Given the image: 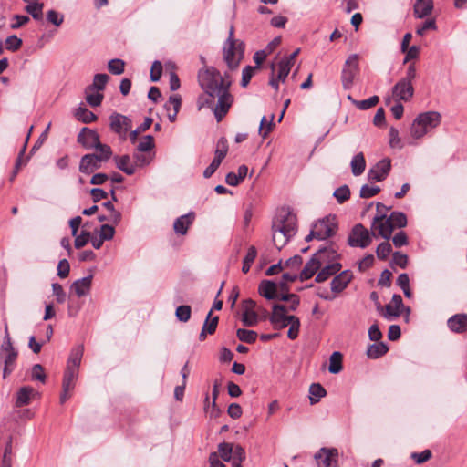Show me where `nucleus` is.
<instances>
[{
  "instance_id": "1",
  "label": "nucleus",
  "mask_w": 467,
  "mask_h": 467,
  "mask_svg": "<svg viewBox=\"0 0 467 467\" xmlns=\"http://www.w3.org/2000/svg\"><path fill=\"white\" fill-rule=\"evenodd\" d=\"M198 81L205 93L199 98V109L205 106L211 108L216 120L221 121L234 102L229 91L232 83L230 76L228 73L222 76L215 67H205L199 71Z\"/></svg>"
},
{
  "instance_id": "2",
  "label": "nucleus",
  "mask_w": 467,
  "mask_h": 467,
  "mask_svg": "<svg viewBox=\"0 0 467 467\" xmlns=\"http://www.w3.org/2000/svg\"><path fill=\"white\" fill-rule=\"evenodd\" d=\"M297 231L296 216L288 207L279 209L273 220L272 232L274 245L281 250Z\"/></svg>"
},
{
  "instance_id": "3",
  "label": "nucleus",
  "mask_w": 467,
  "mask_h": 467,
  "mask_svg": "<svg viewBox=\"0 0 467 467\" xmlns=\"http://www.w3.org/2000/svg\"><path fill=\"white\" fill-rule=\"evenodd\" d=\"M244 43L234 38V26H231L229 36L223 43V57L229 70L238 68L240 62L244 58Z\"/></svg>"
},
{
  "instance_id": "4",
  "label": "nucleus",
  "mask_w": 467,
  "mask_h": 467,
  "mask_svg": "<svg viewBox=\"0 0 467 467\" xmlns=\"http://www.w3.org/2000/svg\"><path fill=\"white\" fill-rule=\"evenodd\" d=\"M441 116L436 111H427L419 114L410 127V136L414 140L423 138L428 132L441 124Z\"/></svg>"
},
{
  "instance_id": "5",
  "label": "nucleus",
  "mask_w": 467,
  "mask_h": 467,
  "mask_svg": "<svg viewBox=\"0 0 467 467\" xmlns=\"http://www.w3.org/2000/svg\"><path fill=\"white\" fill-rule=\"evenodd\" d=\"M280 299L285 304H275L272 306V316L269 321H299L290 311H294L299 305V297L295 294L282 295Z\"/></svg>"
},
{
  "instance_id": "6",
  "label": "nucleus",
  "mask_w": 467,
  "mask_h": 467,
  "mask_svg": "<svg viewBox=\"0 0 467 467\" xmlns=\"http://www.w3.org/2000/svg\"><path fill=\"white\" fill-rule=\"evenodd\" d=\"M337 231V217L329 214L312 224L310 233L306 236L305 240L306 242H310L313 239L326 240L335 235Z\"/></svg>"
},
{
  "instance_id": "7",
  "label": "nucleus",
  "mask_w": 467,
  "mask_h": 467,
  "mask_svg": "<svg viewBox=\"0 0 467 467\" xmlns=\"http://www.w3.org/2000/svg\"><path fill=\"white\" fill-rule=\"evenodd\" d=\"M331 258H337V254L332 247H323L312 256V258L306 264L302 271L300 272L299 277L302 281L308 280L311 278L316 272L322 267V265Z\"/></svg>"
},
{
  "instance_id": "8",
  "label": "nucleus",
  "mask_w": 467,
  "mask_h": 467,
  "mask_svg": "<svg viewBox=\"0 0 467 467\" xmlns=\"http://www.w3.org/2000/svg\"><path fill=\"white\" fill-rule=\"evenodd\" d=\"M219 460L231 462L232 465L238 466L245 460V451L240 445H234L230 442H221L218 444Z\"/></svg>"
},
{
  "instance_id": "9",
  "label": "nucleus",
  "mask_w": 467,
  "mask_h": 467,
  "mask_svg": "<svg viewBox=\"0 0 467 467\" xmlns=\"http://www.w3.org/2000/svg\"><path fill=\"white\" fill-rule=\"evenodd\" d=\"M242 319L241 321H266L269 317V313L261 308L252 299H245L242 303L241 307Z\"/></svg>"
},
{
  "instance_id": "10",
  "label": "nucleus",
  "mask_w": 467,
  "mask_h": 467,
  "mask_svg": "<svg viewBox=\"0 0 467 467\" xmlns=\"http://www.w3.org/2000/svg\"><path fill=\"white\" fill-rule=\"evenodd\" d=\"M372 236H374L372 233H369L363 224L358 223L352 228L348 237V244L351 247L366 248L371 244Z\"/></svg>"
},
{
  "instance_id": "11",
  "label": "nucleus",
  "mask_w": 467,
  "mask_h": 467,
  "mask_svg": "<svg viewBox=\"0 0 467 467\" xmlns=\"http://www.w3.org/2000/svg\"><path fill=\"white\" fill-rule=\"evenodd\" d=\"M358 56L352 54L346 60L342 69L341 79L345 89H349L352 87L354 78L358 73Z\"/></svg>"
},
{
  "instance_id": "12",
  "label": "nucleus",
  "mask_w": 467,
  "mask_h": 467,
  "mask_svg": "<svg viewBox=\"0 0 467 467\" xmlns=\"http://www.w3.org/2000/svg\"><path fill=\"white\" fill-rule=\"evenodd\" d=\"M109 126L111 130L117 133L121 140H125L128 131L132 127V121L127 116L113 113L109 117Z\"/></svg>"
},
{
  "instance_id": "13",
  "label": "nucleus",
  "mask_w": 467,
  "mask_h": 467,
  "mask_svg": "<svg viewBox=\"0 0 467 467\" xmlns=\"http://www.w3.org/2000/svg\"><path fill=\"white\" fill-rule=\"evenodd\" d=\"M392 223L386 214L376 215L372 223V234H378L385 240H389L393 233Z\"/></svg>"
},
{
  "instance_id": "14",
  "label": "nucleus",
  "mask_w": 467,
  "mask_h": 467,
  "mask_svg": "<svg viewBox=\"0 0 467 467\" xmlns=\"http://www.w3.org/2000/svg\"><path fill=\"white\" fill-rule=\"evenodd\" d=\"M391 170V161L385 158L378 161L368 171V179L369 182H382L387 178Z\"/></svg>"
},
{
  "instance_id": "15",
  "label": "nucleus",
  "mask_w": 467,
  "mask_h": 467,
  "mask_svg": "<svg viewBox=\"0 0 467 467\" xmlns=\"http://www.w3.org/2000/svg\"><path fill=\"white\" fill-rule=\"evenodd\" d=\"M338 451L335 448H322L316 453L318 467H337Z\"/></svg>"
},
{
  "instance_id": "16",
  "label": "nucleus",
  "mask_w": 467,
  "mask_h": 467,
  "mask_svg": "<svg viewBox=\"0 0 467 467\" xmlns=\"http://www.w3.org/2000/svg\"><path fill=\"white\" fill-rule=\"evenodd\" d=\"M78 377V371L70 368H66L62 382V393L60 395L61 403H65L70 398V392L75 388Z\"/></svg>"
},
{
  "instance_id": "17",
  "label": "nucleus",
  "mask_w": 467,
  "mask_h": 467,
  "mask_svg": "<svg viewBox=\"0 0 467 467\" xmlns=\"http://www.w3.org/2000/svg\"><path fill=\"white\" fill-rule=\"evenodd\" d=\"M78 142L86 150H94L100 146L99 136L97 131L84 127L78 135Z\"/></svg>"
},
{
  "instance_id": "18",
  "label": "nucleus",
  "mask_w": 467,
  "mask_h": 467,
  "mask_svg": "<svg viewBox=\"0 0 467 467\" xmlns=\"http://www.w3.org/2000/svg\"><path fill=\"white\" fill-rule=\"evenodd\" d=\"M391 94L397 101H409L414 94L412 83L399 80L392 88Z\"/></svg>"
},
{
  "instance_id": "19",
  "label": "nucleus",
  "mask_w": 467,
  "mask_h": 467,
  "mask_svg": "<svg viewBox=\"0 0 467 467\" xmlns=\"http://www.w3.org/2000/svg\"><path fill=\"white\" fill-rule=\"evenodd\" d=\"M102 167V162L96 153L84 155L79 161V171L84 174H91Z\"/></svg>"
},
{
  "instance_id": "20",
  "label": "nucleus",
  "mask_w": 467,
  "mask_h": 467,
  "mask_svg": "<svg viewBox=\"0 0 467 467\" xmlns=\"http://www.w3.org/2000/svg\"><path fill=\"white\" fill-rule=\"evenodd\" d=\"M325 258L327 259L326 256ZM335 258H329L328 261L322 265L320 271L316 275V282L322 283L327 280L330 276L336 275L341 269V264L337 262H333Z\"/></svg>"
},
{
  "instance_id": "21",
  "label": "nucleus",
  "mask_w": 467,
  "mask_h": 467,
  "mask_svg": "<svg viewBox=\"0 0 467 467\" xmlns=\"http://www.w3.org/2000/svg\"><path fill=\"white\" fill-rule=\"evenodd\" d=\"M92 279L93 275H89L74 281L70 286L71 292H73L78 297L86 296L90 292Z\"/></svg>"
},
{
  "instance_id": "22",
  "label": "nucleus",
  "mask_w": 467,
  "mask_h": 467,
  "mask_svg": "<svg viewBox=\"0 0 467 467\" xmlns=\"http://www.w3.org/2000/svg\"><path fill=\"white\" fill-rule=\"evenodd\" d=\"M433 9V0H415L413 4V14L418 19L428 17L431 15Z\"/></svg>"
},
{
  "instance_id": "23",
  "label": "nucleus",
  "mask_w": 467,
  "mask_h": 467,
  "mask_svg": "<svg viewBox=\"0 0 467 467\" xmlns=\"http://www.w3.org/2000/svg\"><path fill=\"white\" fill-rule=\"evenodd\" d=\"M195 214L191 212L178 217L173 223V230L177 234L185 235L189 227L192 224Z\"/></svg>"
},
{
  "instance_id": "24",
  "label": "nucleus",
  "mask_w": 467,
  "mask_h": 467,
  "mask_svg": "<svg viewBox=\"0 0 467 467\" xmlns=\"http://www.w3.org/2000/svg\"><path fill=\"white\" fill-rule=\"evenodd\" d=\"M352 277V273L349 270H345L336 275L330 284L332 292L339 293L343 291L351 281Z\"/></svg>"
},
{
  "instance_id": "25",
  "label": "nucleus",
  "mask_w": 467,
  "mask_h": 467,
  "mask_svg": "<svg viewBox=\"0 0 467 467\" xmlns=\"http://www.w3.org/2000/svg\"><path fill=\"white\" fill-rule=\"evenodd\" d=\"M403 308L402 298L400 295H394L389 304L386 306L384 317H397L400 315Z\"/></svg>"
},
{
  "instance_id": "26",
  "label": "nucleus",
  "mask_w": 467,
  "mask_h": 467,
  "mask_svg": "<svg viewBox=\"0 0 467 467\" xmlns=\"http://www.w3.org/2000/svg\"><path fill=\"white\" fill-rule=\"evenodd\" d=\"M258 292L266 299L277 298V284L271 280H263L259 284Z\"/></svg>"
},
{
  "instance_id": "27",
  "label": "nucleus",
  "mask_w": 467,
  "mask_h": 467,
  "mask_svg": "<svg viewBox=\"0 0 467 467\" xmlns=\"http://www.w3.org/2000/svg\"><path fill=\"white\" fill-rule=\"evenodd\" d=\"M84 352L83 345L75 347L70 353L67 360V368H70L76 371H79V366L81 363L82 356Z\"/></svg>"
},
{
  "instance_id": "28",
  "label": "nucleus",
  "mask_w": 467,
  "mask_h": 467,
  "mask_svg": "<svg viewBox=\"0 0 467 467\" xmlns=\"http://www.w3.org/2000/svg\"><path fill=\"white\" fill-rule=\"evenodd\" d=\"M114 159L119 170L122 171L127 175H132L135 173V165L131 162L129 155L116 156Z\"/></svg>"
},
{
  "instance_id": "29",
  "label": "nucleus",
  "mask_w": 467,
  "mask_h": 467,
  "mask_svg": "<svg viewBox=\"0 0 467 467\" xmlns=\"http://www.w3.org/2000/svg\"><path fill=\"white\" fill-rule=\"evenodd\" d=\"M248 172V167L246 165H241L238 168L237 173L229 172L225 177V182L230 186H237L246 176Z\"/></svg>"
},
{
  "instance_id": "30",
  "label": "nucleus",
  "mask_w": 467,
  "mask_h": 467,
  "mask_svg": "<svg viewBox=\"0 0 467 467\" xmlns=\"http://www.w3.org/2000/svg\"><path fill=\"white\" fill-rule=\"evenodd\" d=\"M350 167L354 176H359L364 172L366 169V161L362 152L353 156L350 162Z\"/></svg>"
},
{
  "instance_id": "31",
  "label": "nucleus",
  "mask_w": 467,
  "mask_h": 467,
  "mask_svg": "<svg viewBox=\"0 0 467 467\" xmlns=\"http://www.w3.org/2000/svg\"><path fill=\"white\" fill-rule=\"evenodd\" d=\"M389 350L388 346L383 342H377L368 347L367 356L371 359L379 358L385 355Z\"/></svg>"
},
{
  "instance_id": "32",
  "label": "nucleus",
  "mask_w": 467,
  "mask_h": 467,
  "mask_svg": "<svg viewBox=\"0 0 467 467\" xmlns=\"http://www.w3.org/2000/svg\"><path fill=\"white\" fill-rule=\"evenodd\" d=\"M132 157L135 161L134 165L136 170L138 167L142 168L148 166L152 161L154 154L135 150Z\"/></svg>"
},
{
  "instance_id": "33",
  "label": "nucleus",
  "mask_w": 467,
  "mask_h": 467,
  "mask_svg": "<svg viewBox=\"0 0 467 467\" xmlns=\"http://www.w3.org/2000/svg\"><path fill=\"white\" fill-rule=\"evenodd\" d=\"M4 369H3V378L5 379L8 375L12 373L16 367V361L17 358V351L9 352L4 354Z\"/></svg>"
},
{
  "instance_id": "34",
  "label": "nucleus",
  "mask_w": 467,
  "mask_h": 467,
  "mask_svg": "<svg viewBox=\"0 0 467 467\" xmlns=\"http://www.w3.org/2000/svg\"><path fill=\"white\" fill-rule=\"evenodd\" d=\"M109 77L107 74L100 73L94 76L93 83L87 87V91L104 90Z\"/></svg>"
},
{
  "instance_id": "35",
  "label": "nucleus",
  "mask_w": 467,
  "mask_h": 467,
  "mask_svg": "<svg viewBox=\"0 0 467 467\" xmlns=\"http://www.w3.org/2000/svg\"><path fill=\"white\" fill-rule=\"evenodd\" d=\"M327 395V391L325 388L319 383H313L309 387V400L310 403L316 404L317 403L321 398Z\"/></svg>"
},
{
  "instance_id": "36",
  "label": "nucleus",
  "mask_w": 467,
  "mask_h": 467,
  "mask_svg": "<svg viewBox=\"0 0 467 467\" xmlns=\"http://www.w3.org/2000/svg\"><path fill=\"white\" fill-rule=\"evenodd\" d=\"M33 393L34 389L32 387H22L17 392L16 405L17 407L27 405L30 402V397Z\"/></svg>"
},
{
  "instance_id": "37",
  "label": "nucleus",
  "mask_w": 467,
  "mask_h": 467,
  "mask_svg": "<svg viewBox=\"0 0 467 467\" xmlns=\"http://www.w3.org/2000/svg\"><path fill=\"white\" fill-rule=\"evenodd\" d=\"M342 354L338 351H335L332 353V355L329 358V366H328V371L332 374H337L339 373L343 367H342Z\"/></svg>"
},
{
  "instance_id": "38",
  "label": "nucleus",
  "mask_w": 467,
  "mask_h": 467,
  "mask_svg": "<svg viewBox=\"0 0 467 467\" xmlns=\"http://www.w3.org/2000/svg\"><path fill=\"white\" fill-rule=\"evenodd\" d=\"M170 104H172V112L167 114L168 119L174 122L177 119L178 112L182 106V98L180 95L175 94L170 97Z\"/></svg>"
},
{
  "instance_id": "39",
  "label": "nucleus",
  "mask_w": 467,
  "mask_h": 467,
  "mask_svg": "<svg viewBox=\"0 0 467 467\" xmlns=\"http://www.w3.org/2000/svg\"><path fill=\"white\" fill-rule=\"evenodd\" d=\"M75 117L84 123H90L97 119V116L85 107H79L75 112Z\"/></svg>"
},
{
  "instance_id": "40",
  "label": "nucleus",
  "mask_w": 467,
  "mask_h": 467,
  "mask_svg": "<svg viewBox=\"0 0 467 467\" xmlns=\"http://www.w3.org/2000/svg\"><path fill=\"white\" fill-rule=\"evenodd\" d=\"M394 228H403L407 225V217L402 212H392L388 217Z\"/></svg>"
},
{
  "instance_id": "41",
  "label": "nucleus",
  "mask_w": 467,
  "mask_h": 467,
  "mask_svg": "<svg viewBox=\"0 0 467 467\" xmlns=\"http://www.w3.org/2000/svg\"><path fill=\"white\" fill-rule=\"evenodd\" d=\"M379 101V98L376 95L363 100H352V103L360 110H367L376 106Z\"/></svg>"
},
{
  "instance_id": "42",
  "label": "nucleus",
  "mask_w": 467,
  "mask_h": 467,
  "mask_svg": "<svg viewBox=\"0 0 467 467\" xmlns=\"http://www.w3.org/2000/svg\"><path fill=\"white\" fill-rule=\"evenodd\" d=\"M257 251L254 246L249 247L246 255L244 258L243 261V266L242 271L243 273L246 274L249 272L252 264L254 263V259L256 258Z\"/></svg>"
},
{
  "instance_id": "43",
  "label": "nucleus",
  "mask_w": 467,
  "mask_h": 467,
  "mask_svg": "<svg viewBox=\"0 0 467 467\" xmlns=\"http://www.w3.org/2000/svg\"><path fill=\"white\" fill-rule=\"evenodd\" d=\"M151 124H152V119L150 117L145 118L144 121L136 130L130 131V140L132 143H135L137 141L138 135L140 132H144L147 130H149L150 127L151 126Z\"/></svg>"
},
{
  "instance_id": "44",
  "label": "nucleus",
  "mask_w": 467,
  "mask_h": 467,
  "mask_svg": "<svg viewBox=\"0 0 467 467\" xmlns=\"http://www.w3.org/2000/svg\"><path fill=\"white\" fill-rule=\"evenodd\" d=\"M44 4L43 3H33L30 5H26L25 10L32 16V17L38 21L42 19V11H43Z\"/></svg>"
},
{
  "instance_id": "45",
  "label": "nucleus",
  "mask_w": 467,
  "mask_h": 467,
  "mask_svg": "<svg viewBox=\"0 0 467 467\" xmlns=\"http://www.w3.org/2000/svg\"><path fill=\"white\" fill-rule=\"evenodd\" d=\"M227 152H228L227 140L224 137H222L219 139V140L217 142L216 150L214 152V154H215L214 158L223 161V160L225 158Z\"/></svg>"
},
{
  "instance_id": "46",
  "label": "nucleus",
  "mask_w": 467,
  "mask_h": 467,
  "mask_svg": "<svg viewBox=\"0 0 467 467\" xmlns=\"http://www.w3.org/2000/svg\"><path fill=\"white\" fill-rule=\"evenodd\" d=\"M94 150H97V157L100 160L102 163L109 161L112 156L111 148L107 144H103L100 142V146L96 147Z\"/></svg>"
},
{
  "instance_id": "47",
  "label": "nucleus",
  "mask_w": 467,
  "mask_h": 467,
  "mask_svg": "<svg viewBox=\"0 0 467 467\" xmlns=\"http://www.w3.org/2000/svg\"><path fill=\"white\" fill-rule=\"evenodd\" d=\"M154 140L151 135L144 136L141 140L139 142L136 150L144 151V152H151L154 148Z\"/></svg>"
},
{
  "instance_id": "48",
  "label": "nucleus",
  "mask_w": 467,
  "mask_h": 467,
  "mask_svg": "<svg viewBox=\"0 0 467 467\" xmlns=\"http://www.w3.org/2000/svg\"><path fill=\"white\" fill-rule=\"evenodd\" d=\"M108 68L114 75H120L124 72L125 62L119 58H114L109 61Z\"/></svg>"
},
{
  "instance_id": "49",
  "label": "nucleus",
  "mask_w": 467,
  "mask_h": 467,
  "mask_svg": "<svg viewBox=\"0 0 467 467\" xmlns=\"http://www.w3.org/2000/svg\"><path fill=\"white\" fill-rule=\"evenodd\" d=\"M237 337L245 343L251 344L256 340L257 334L253 330L239 328L236 332Z\"/></svg>"
},
{
  "instance_id": "50",
  "label": "nucleus",
  "mask_w": 467,
  "mask_h": 467,
  "mask_svg": "<svg viewBox=\"0 0 467 467\" xmlns=\"http://www.w3.org/2000/svg\"><path fill=\"white\" fill-rule=\"evenodd\" d=\"M292 67L293 66L290 65L289 62H285L283 59H281L278 63V73L276 76L278 80H280L283 83L285 82L286 78H287L288 74L290 73Z\"/></svg>"
},
{
  "instance_id": "51",
  "label": "nucleus",
  "mask_w": 467,
  "mask_h": 467,
  "mask_svg": "<svg viewBox=\"0 0 467 467\" xmlns=\"http://www.w3.org/2000/svg\"><path fill=\"white\" fill-rule=\"evenodd\" d=\"M437 25L434 18H428L422 24L419 25L416 28V34L419 36H424L428 30H436Z\"/></svg>"
},
{
  "instance_id": "52",
  "label": "nucleus",
  "mask_w": 467,
  "mask_h": 467,
  "mask_svg": "<svg viewBox=\"0 0 467 467\" xmlns=\"http://www.w3.org/2000/svg\"><path fill=\"white\" fill-rule=\"evenodd\" d=\"M86 92V100L87 102L88 103L89 106L91 107H99L102 100H103V94L99 93V91L98 92H95L94 91H85Z\"/></svg>"
},
{
  "instance_id": "53",
  "label": "nucleus",
  "mask_w": 467,
  "mask_h": 467,
  "mask_svg": "<svg viewBox=\"0 0 467 467\" xmlns=\"http://www.w3.org/2000/svg\"><path fill=\"white\" fill-rule=\"evenodd\" d=\"M392 251L391 244L389 242L379 244L376 249V254L379 259L386 260Z\"/></svg>"
},
{
  "instance_id": "54",
  "label": "nucleus",
  "mask_w": 467,
  "mask_h": 467,
  "mask_svg": "<svg viewBox=\"0 0 467 467\" xmlns=\"http://www.w3.org/2000/svg\"><path fill=\"white\" fill-rule=\"evenodd\" d=\"M333 196L339 203H343L350 197V190L348 185H343L335 190Z\"/></svg>"
},
{
  "instance_id": "55",
  "label": "nucleus",
  "mask_w": 467,
  "mask_h": 467,
  "mask_svg": "<svg viewBox=\"0 0 467 467\" xmlns=\"http://www.w3.org/2000/svg\"><path fill=\"white\" fill-rule=\"evenodd\" d=\"M22 39L16 35H12L5 39V48L9 51H17L22 46Z\"/></svg>"
},
{
  "instance_id": "56",
  "label": "nucleus",
  "mask_w": 467,
  "mask_h": 467,
  "mask_svg": "<svg viewBox=\"0 0 467 467\" xmlns=\"http://www.w3.org/2000/svg\"><path fill=\"white\" fill-rule=\"evenodd\" d=\"M47 20L56 26H60L64 21V16L57 11L51 9L47 12Z\"/></svg>"
},
{
  "instance_id": "57",
  "label": "nucleus",
  "mask_w": 467,
  "mask_h": 467,
  "mask_svg": "<svg viewBox=\"0 0 467 467\" xmlns=\"http://www.w3.org/2000/svg\"><path fill=\"white\" fill-rule=\"evenodd\" d=\"M5 338H4V341L1 345V349H0V354H5V353H9V352H14V351H16V348L13 347V344L11 342V338H10V336H9V333H8V327L7 326L5 325Z\"/></svg>"
},
{
  "instance_id": "58",
  "label": "nucleus",
  "mask_w": 467,
  "mask_h": 467,
  "mask_svg": "<svg viewBox=\"0 0 467 467\" xmlns=\"http://www.w3.org/2000/svg\"><path fill=\"white\" fill-rule=\"evenodd\" d=\"M74 245L77 249L84 247L91 239V234L87 231H82L80 234H76Z\"/></svg>"
},
{
  "instance_id": "59",
  "label": "nucleus",
  "mask_w": 467,
  "mask_h": 467,
  "mask_svg": "<svg viewBox=\"0 0 467 467\" xmlns=\"http://www.w3.org/2000/svg\"><path fill=\"white\" fill-rule=\"evenodd\" d=\"M257 70V67L253 66H246L243 71H242V80H241V86L245 88L252 77L254 76V71Z\"/></svg>"
},
{
  "instance_id": "60",
  "label": "nucleus",
  "mask_w": 467,
  "mask_h": 467,
  "mask_svg": "<svg viewBox=\"0 0 467 467\" xmlns=\"http://www.w3.org/2000/svg\"><path fill=\"white\" fill-rule=\"evenodd\" d=\"M379 192L380 188L379 186H369L365 184L361 187L359 195L361 198L368 199L375 196Z\"/></svg>"
},
{
  "instance_id": "61",
  "label": "nucleus",
  "mask_w": 467,
  "mask_h": 467,
  "mask_svg": "<svg viewBox=\"0 0 467 467\" xmlns=\"http://www.w3.org/2000/svg\"><path fill=\"white\" fill-rule=\"evenodd\" d=\"M175 315L179 321H188L191 317V307L187 305L180 306L176 308Z\"/></svg>"
},
{
  "instance_id": "62",
  "label": "nucleus",
  "mask_w": 467,
  "mask_h": 467,
  "mask_svg": "<svg viewBox=\"0 0 467 467\" xmlns=\"http://www.w3.org/2000/svg\"><path fill=\"white\" fill-rule=\"evenodd\" d=\"M31 378L33 380H38L42 383L46 381L44 368L40 364H36L32 368Z\"/></svg>"
},
{
  "instance_id": "63",
  "label": "nucleus",
  "mask_w": 467,
  "mask_h": 467,
  "mask_svg": "<svg viewBox=\"0 0 467 467\" xmlns=\"http://www.w3.org/2000/svg\"><path fill=\"white\" fill-rule=\"evenodd\" d=\"M162 73V64L159 60H155L152 63L150 68V80L152 82H157L160 80Z\"/></svg>"
},
{
  "instance_id": "64",
  "label": "nucleus",
  "mask_w": 467,
  "mask_h": 467,
  "mask_svg": "<svg viewBox=\"0 0 467 467\" xmlns=\"http://www.w3.org/2000/svg\"><path fill=\"white\" fill-rule=\"evenodd\" d=\"M114 234H115V229L112 225L102 224L100 226L99 236L102 238V240L109 241V240L113 239Z\"/></svg>"
}]
</instances>
